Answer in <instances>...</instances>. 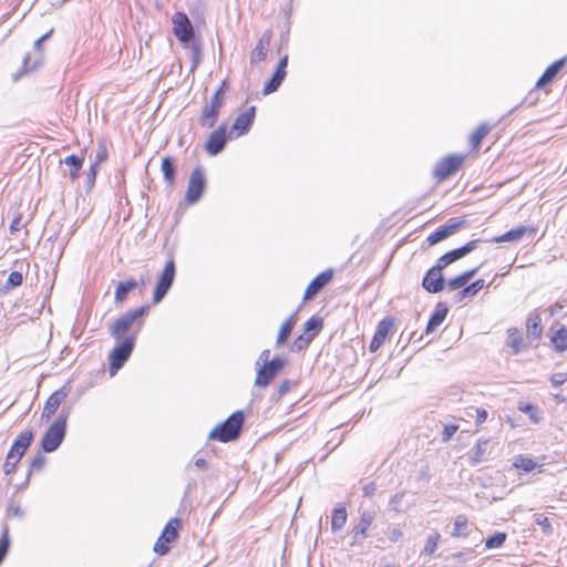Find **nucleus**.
Instances as JSON below:
<instances>
[{
	"instance_id": "f257e3e1",
	"label": "nucleus",
	"mask_w": 567,
	"mask_h": 567,
	"mask_svg": "<svg viewBox=\"0 0 567 567\" xmlns=\"http://www.w3.org/2000/svg\"><path fill=\"white\" fill-rule=\"evenodd\" d=\"M148 310V306H141L123 313L109 327V333L115 340H123L130 336V332L137 336L144 326L143 318L147 315Z\"/></svg>"
},
{
	"instance_id": "f03ea898",
	"label": "nucleus",
	"mask_w": 567,
	"mask_h": 567,
	"mask_svg": "<svg viewBox=\"0 0 567 567\" xmlns=\"http://www.w3.org/2000/svg\"><path fill=\"white\" fill-rule=\"evenodd\" d=\"M245 422L241 411L234 412L223 423L218 424L208 435L209 440L227 443L239 437Z\"/></svg>"
},
{
	"instance_id": "7ed1b4c3",
	"label": "nucleus",
	"mask_w": 567,
	"mask_h": 567,
	"mask_svg": "<svg viewBox=\"0 0 567 567\" xmlns=\"http://www.w3.org/2000/svg\"><path fill=\"white\" fill-rule=\"evenodd\" d=\"M68 416L69 411L62 409L58 419L45 431L41 440V447L43 452L52 453L59 449L65 437Z\"/></svg>"
},
{
	"instance_id": "20e7f679",
	"label": "nucleus",
	"mask_w": 567,
	"mask_h": 567,
	"mask_svg": "<svg viewBox=\"0 0 567 567\" xmlns=\"http://www.w3.org/2000/svg\"><path fill=\"white\" fill-rule=\"evenodd\" d=\"M118 341L120 342L112 349L109 355L110 374L112 377L115 375L121 368H123L125 362L131 357L135 348L136 334L130 333V336Z\"/></svg>"
},
{
	"instance_id": "39448f33",
	"label": "nucleus",
	"mask_w": 567,
	"mask_h": 567,
	"mask_svg": "<svg viewBox=\"0 0 567 567\" xmlns=\"http://www.w3.org/2000/svg\"><path fill=\"white\" fill-rule=\"evenodd\" d=\"M53 33V30H50L48 33L40 37L33 44V49L35 51L34 56L31 53L24 55L21 68L12 74V81L18 82L22 76L31 73L42 65L43 54H42V43L50 39Z\"/></svg>"
},
{
	"instance_id": "423d86ee",
	"label": "nucleus",
	"mask_w": 567,
	"mask_h": 567,
	"mask_svg": "<svg viewBox=\"0 0 567 567\" xmlns=\"http://www.w3.org/2000/svg\"><path fill=\"white\" fill-rule=\"evenodd\" d=\"M286 364L287 360L285 358L275 357L270 362L257 367L255 385L259 388L268 386Z\"/></svg>"
},
{
	"instance_id": "0eeeda50",
	"label": "nucleus",
	"mask_w": 567,
	"mask_h": 567,
	"mask_svg": "<svg viewBox=\"0 0 567 567\" xmlns=\"http://www.w3.org/2000/svg\"><path fill=\"white\" fill-rule=\"evenodd\" d=\"M206 188V178L200 166L195 167L188 178V186L185 194V200L189 205L196 204Z\"/></svg>"
},
{
	"instance_id": "6e6552de",
	"label": "nucleus",
	"mask_w": 567,
	"mask_h": 567,
	"mask_svg": "<svg viewBox=\"0 0 567 567\" xmlns=\"http://www.w3.org/2000/svg\"><path fill=\"white\" fill-rule=\"evenodd\" d=\"M175 272H176L175 261L172 258L166 262V265L158 278V281L155 286V289L153 292V303L154 305L159 303L164 299V297L166 296L168 290L171 289L173 282H174V279H175Z\"/></svg>"
},
{
	"instance_id": "1a4fd4ad",
	"label": "nucleus",
	"mask_w": 567,
	"mask_h": 567,
	"mask_svg": "<svg viewBox=\"0 0 567 567\" xmlns=\"http://www.w3.org/2000/svg\"><path fill=\"white\" fill-rule=\"evenodd\" d=\"M225 101L220 99L218 93H214L202 111L198 123L202 127L212 128L218 121L220 110Z\"/></svg>"
},
{
	"instance_id": "9d476101",
	"label": "nucleus",
	"mask_w": 567,
	"mask_h": 567,
	"mask_svg": "<svg viewBox=\"0 0 567 567\" xmlns=\"http://www.w3.org/2000/svg\"><path fill=\"white\" fill-rule=\"evenodd\" d=\"M173 23V33L177 38V40L184 44L193 41L195 37L194 27L184 12H176L172 17Z\"/></svg>"
},
{
	"instance_id": "9b49d317",
	"label": "nucleus",
	"mask_w": 567,
	"mask_h": 567,
	"mask_svg": "<svg viewBox=\"0 0 567 567\" xmlns=\"http://www.w3.org/2000/svg\"><path fill=\"white\" fill-rule=\"evenodd\" d=\"M464 161V156L461 155H449L447 157L441 159L433 172L434 177L439 181H444L454 173H456L462 163Z\"/></svg>"
},
{
	"instance_id": "f8f14e48",
	"label": "nucleus",
	"mask_w": 567,
	"mask_h": 567,
	"mask_svg": "<svg viewBox=\"0 0 567 567\" xmlns=\"http://www.w3.org/2000/svg\"><path fill=\"white\" fill-rule=\"evenodd\" d=\"M227 140V125L221 124L209 135L205 144L206 152L212 156L218 155L225 148Z\"/></svg>"
},
{
	"instance_id": "ddd939ff",
	"label": "nucleus",
	"mask_w": 567,
	"mask_h": 567,
	"mask_svg": "<svg viewBox=\"0 0 567 567\" xmlns=\"http://www.w3.org/2000/svg\"><path fill=\"white\" fill-rule=\"evenodd\" d=\"M375 518V512L374 511H362L360 513V519L358 525H355L352 529V544L361 543L363 539L368 537V530L370 526L372 525L373 520Z\"/></svg>"
},
{
	"instance_id": "4468645a",
	"label": "nucleus",
	"mask_w": 567,
	"mask_h": 567,
	"mask_svg": "<svg viewBox=\"0 0 567 567\" xmlns=\"http://www.w3.org/2000/svg\"><path fill=\"white\" fill-rule=\"evenodd\" d=\"M71 388L69 384L61 386L59 390L54 391L45 402L42 417L50 419L55 414L62 402L66 399L70 393Z\"/></svg>"
},
{
	"instance_id": "2eb2a0df",
	"label": "nucleus",
	"mask_w": 567,
	"mask_h": 567,
	"mask_svg": "<svg viewBox=\"0 0 567 567\" xmlns=\"http://www.w3.org/2000/svg\"><path fill=\"white\" fill-rule=\"evenodd\" d=\"M288 64V55H285L279 60V63L272 74V76L266 82L264 86V94L268 95L276 92L286 78V68Z\"/></svg>"
},
{
	"instance_id": "dca6fc26",
	"label": "nucleus",
	"mask_w": 567,
	"mask_h": 567,
	"mask_svg": "<svg viewBox=\"0 0 567 567\" xmlns=\"http://www.w3.org/2000/svg\"><path fill=\"white\" fill-rule=\"evenodd\" d=\"M333 271L328 269L315 277L306 288L303 300H310L315 298V296L318 295L331 281Z\"/></svg>"
},
{
	"instance_id": "f3484780",
	"label": "nucleus",
	"mask_w": 567,
	"mask_h": 567,
	"mask_svg": "<svg viewBox=\"0 0 567 567\" xmlns=\"http://www.w3.org/2000/svg\"><path fill=\"white\" fill-rule=\"evenodd\" d=\"M33 440H34V432L32 430L24 431V432L20 433L16 437V440L8 453L13 456H17L18 460H21L23 457V455L25 454V452L28 451V449L31 446Z\"/></svg>"
},
{
	"instance_id": "a211bd4d",
	"label": "nucleus",
	"mask_w": 567,
	"mask_h": 567,
	"mask_svg": "<svg viewBox=\"0 0 567 567\" xmlns=\"http://www.w3.org/2000/svg\"><path fill=\"white\" fill-rule=\"evenodd\" d=\"M256 116V106L248 107L245 112L240 113L233 126L231 131L237 132L238 135H244L249 132L250 127L254 124V120Z\"/></svg>"
},
{
	"instance_id": "6ab92c4d",
	"label": "nucleus",
	"mask_w": 567,
	"mask_h": 567,
	"mask_svg": "<svg viewBox=\"0 0 567 567\" xmlns=\"http://www.w3.org/2000/svg\"><path fill=\"white\" fill-rule=\"evenodd\" d=\"M432 268H430L422 279V287L430 293H439L445 288V279L443 272L439 271L435 275H431Z\"/></svg>"
},
{
	"instance_id": "aec40b11",
	"label": "nucleus",
	"mask_w": 567,
	"mask_h": 567,
	"mask_svg": "<svg viewBox=\"0 0 567 567\" xmlns=\"http://www.w3.org/2000/svg\"><path fill=\"white\" fill-rule=\"evenodd\" d=\"M270 41H271V31L267 30L262 33L257 45L251 51V54H250V63L251 64H256L266 59Z\"/></svg>"
},
{
	"instance_id": "412c9836",
	"label": "nucleus",
	"mask_w": 567,
	"mask_h": 567,
	"mask_svg": "<svg viewBox=\"0 0 567 567\" xmlns=\"http://www.w3.org/2000/svg\"><path fill=\"white\" fill-rule=\"evenodd\" d=\"M566 60L567 58H561L551 63L536 82V87H544L545 85L551 83L564 68Z\"/></svg>"
},
{
	"instance_id": "4be33fe9",
	"label": "nucleus",
	"mask_w": 567,
	"mask_h": 567,
	"mask_svg": "<svg viewBox=\"0 0 567 567\" xmlns=\"http://www.w3.org/2000/svg\"><path fill=\"white\" fill-rule=\"evenodd\" d=\"M526 233L534 234L535 229L533 227L519 226L517 228H513L501 236L494 237L492 243H516L519 241Z\"/></svg>"
},
{
	"instance_id": "5701e85b",
	"label": "nucleus",
	"mask_w": 567,
	"mask_h": 567,
	"mask_svg": "<svg viewBox=\"0 0 567 567\" xmlns=\"http://www.w3.org/2000/svg\"><path fill=\"white\" fill-rule=\"evenodd\" d=\"M449 313V308L444 302H439L434 312L431 315L425 329L426 333L433 332L445 320Z\"/></svg>"
},
{
	"instance_id": "b1692460",
	"label": "nucleus",
	"mask_w": 567,
	"mask_h": 567,
	"mask_svg": "<svg viewBox=\"0 0 567 567\" xmlns=\"http://www.w3.org/2000/svg\"><path fill=\"white\" fill-rule=\"evenodd\" d=\"M478 267L472 268L463 274L450 279L445 285H447L450 290H457L463 288L467 282L476 275Z\"/></svg>"
},
{
	"instance_id": "393cba45",
	"label": "nucleus",
	"mask_w": 567,
	"mask_h": 567,
	"mask_svg": "<svg viewBox=\"0 0 567 567\" xmlns=\"http://www.w3.org/2000/svg\"><path fill=\"white\" fill-rule=\"evenodd\" d=\"M138 287V282L134 279H130L126 281H121L116 286L114 300L116 303H122L126 300L130 291L136 289Z\"/></svg>"
},
{
	"instance_id": "a878e982",
	"label": "nucleus",
	"mask_w": 567,
	"mask_h": 567,
	"mask_svg": "<svg viewBox=\"0 0 567 567\" xmlns=\"http://www.w3.org/2000/svg\"><path fill=\"white\" fill-rule=\"evenodd\" d=\"M161 171L164 176V181L167 185L173 186L175 184L176 164L175 159L171 156H166L162 159Z\"/></svg>"
},
{
	"instance_id": "bb28decb",
	"label": "nucleus",
	"mask_w": 567,
	"mask_h": 567,
	"mask_svg": "<svg viewBox=\"0 0 567 567\" xmlns=\"http://www.w3.org/2000/svg\"><path fill=\"white\" fill-rule=\"evenodd\" d=\"M488 447L489 441L480 439L474 447L473 455L471 456V464L477 465L486 460V456L489 454Z\"/></svg>"
},
{
	"instance_id": "cd10ccee",
	"label": "nucleus",
	"mask_w": 567,
	"mask_h": 567,
	"mask_svg": "<svg viewBox=\"0 0 567 567\" xmlns=\"http://www.w3.org/2000/svg\"><path fill=\"white\" fill-rule=\"evenodd\" d=\"M507 346L512 349L513 354L519 353L524 348V339L515 327L507 330Z\"/></svg>"
},
{
	"instance_id": "c85d7f7f",
	"label": "nucleus",
	"mask_w": 567,
	"mask_h": 567,
	"mask_svg": "<svg viewBox=\"0 0 567 567\" xmlns=\"http://www.w3.org/2000/svg\"><path fill=\"white\" fill-rule=\"evenodd\" d=\"M181 524L182 520L178 517L169 519L161 534L162 539H164L165 543L174 542L178 536V528L181 527Z\"/></svg>"
},
{
	"instance_id": "c756f323",
	"label": "nucleus",
	"mask_w": 567,
	"mask_h": 567,
	"mask_svg": "<svg viewBox=\"0 0 567 567\" xmlns=\"http://www.w3.org/2000/svg\"><path fill=\"white\" fill-rule=\"evenodd\" d=\"M296 322H297V313H292V315H291V316H290V317H289V318H288V319L282 323V324H281V327H280V329H279V332H278V336H277V340H276V344H277L278 347H279V346H281V344H284V343L288 340V338H289V336H290V333H291V331H292V329H293V327H295Z\"/></svg>"
},
{
	"instance_id": "7c9ffc66",
	"label": "nucleus",
	"mask_w": 567,
	"mask_h": 567,
	"mask_svg": "<svg viewBox=\"0 0 567 567\" xmlns=\"http://www.w3.org/2000/svg\"><path fill=\"white\" fill-rule=\"evenodd\" d=\"M348 514L347 508L343 505H339L333 509L332 519H331V529L332 532L341 530L347 523Z\"/></svg>"
},
{
	"instance_id": "2f4dec72",
	"label": "nucleus",
	"mask_w": 567,
	"mask_h": 567,
	"mask_svg": "<svg viewBox=\"0 0 567 567\" xmlns=\"http://www.w3.org/2000/svg\"><path fill=\"white\" fill-rule=\"evenodd\" d=\"M527 333L535 339H539L542 336L543 327L542 319L537 313H530L526 321Z\"/></svg>"
},
{
	"instance_id": "473e14b6",
	"label": "nucleus",
	"mask_w": 567,
	"mask_h": 567,
	"mask_svg": "<svg viewBox=\"0 0 567 567\" xmlns=\"http://www.w3.org/2000/svg\"><path fill=\"white\" fill-rule=\"evenodd\" d=\"M61 163H64L70 167V177L74 181L79 177V173L83 165V157L75 154L66 156Z\"/></svg>"
},
{
	"instance_id": "72a5a7b5",
	"label": "nucleus",
	"mask_w": 567,
	"mask_h": 567,
	"mask_svg": "<svg viewBox=\"0 0 567 567\" xmlns=\"http://www.w3.org/2000/svg\"><path fill=\"white\" fill-rule=\"evenodd\" d=\"M491 132V126L487 123H482L473 132L470 137L471 146L473 150H478L484 137Z\"/></svg>"
},
{
	"instance_id": "f704fd0d",
	"label": "nucleus",
	"mask_w": 567,
	"mask_h": 567,
	"mask_svg": "<svg viewBox=\"0 0 567 567\" xmlns=\"http://www.w3.org/2000/svg\"><path fill=\"white\" fill-rule=\"evenodd\" d=\"M323 327V320L320 317L313 316L306 321L303 327V333L308 334L312 339L320 333Z\"/></svg>"
},
{
	"instance_id": "c9c22d12",
	"label": "nucleus",
	"mask_w": 567,
	"mask_h": 567,
	"mask_svg": "<svg viewBox=\"0 0 567 567\" xmlns=\"http://www.w3.org/2000/svg\"><path fill=\"white\" fill-rule=\"evenodd\" d=\"M484 287V280L477 279L470 285H465L463 289L457 293V301H462L464 298L475 296Z\"/></svg>"
},
{
	"instance_id": "e433bc0d",
	"label": "nucleus",
	"mask_w": 567,
	"mask_h": 567,
	"mask_svg": "<svg viewBox=\"0 0 567 567\" xmlns=\"http://www.w3.org/2000/svg\"><path fill=\"white\" fill-rule=\"evenodd\" d=\"M394 326V322H393V319L390 318V317H386L384 319H382L378 326H377V330L374 332V338L381 340L382 342H384L391 331V329L393 328Z\"/></svg>"
},
{
	"instance_id": "4c0bfd02",
	"label": "nucleus",
	"mask_w": 567,
	"mask_h": 567,
	"mask_svg": "<svg viewBox=\"0 0 567 567\" xmlns=\"http://www.w3.org/2000/svg\"><path fill=\"white\" fill-rule=\"evenodd\" d=\"M468 534V522L465 515H457L454 519L452 537H466Z\"/></svg>"
},
{
	"instance_id": "58836bf2",
	"label": "nucleus",
	"mask_w": 567,
	"mask_h": 567,
	"mask_svg": "<svg viewBox=\"0 0 567 567\" xmlns=\"http://www.w3.org/2000/svg\"><path fill=\"white\" fill-rule=\"evenodd\" d=\"M23 282V275L20 271L10 272L6 284L0 287V293H7L8 291L18 288Z\"/></svg>"
},
{
	"instance_id": "ea45409f",
	"label": "nucleus",
	"mask_w": 567,
	"mask_h": 567,
	"mask_svg": "<svg viewBox=\"0 0 567 567\" xmlns=\"http://www.w3.org/2000/svg\"><path fill=\"white\" fill-rule=\"evenodd\" d=\"M554 348L563 352L567 349V328L561 326L551 337Z\"/></svg>"
},
{
	"instance_id": "a19ab883",
	"label": "nucleus",
	"mask_w": 567,
	"mask_h": 567,
	"mask_svg": "<svg viewBox=\"0 0 567 567\" xmlns=\"http://www.w3.org/2000/svg\"><path fill=\"white\" fill-rule=\"evenodd\" d=\"M513 465L525 473H529L534 471L536 467L543 466L538 465L533 458L523 455H518L517 457H515Z\"/></svg>"
},
{
	"instance_id": "79ce46f5",
	"label": "nucleus",
	"mask_w": 567,
	"mask_h": 567,
	"mask_svg": "<svg viewBox=\"0 0 567 567\" xmlns=\"http://www.w3.org/2000/svg\"><path fill=\"white\" fill-rule=\"evenodd\" d=\"M10 547V536L8 525L3 526L2 534L0 537V565L4 560Z\"/></svg>"
},
{
	"instance_id": "37998d69",
	"label": "nucleus",
	"mask_w": 567,
	"mask_h": 567,
	"mask_svg": "<svg viewBox=\"0 0 567 567\" xmlns=\"http://www.w3.org/2000/svg\"><path fill=\"white\" fill-rule=\"evenodd\" d=\"M518 409L523 413L527 414L533 423L537 424L542 421V413L537 406L528 403L520 405Z\"/></svg>"
},
{
	"instance_id": "c03bdc74",
	"label": "nucleus",
	"mask_w": 567,
	"mask_h": 567,
	"mask_svg": "<svg viewBox=\"0 0 567 567\" xmlns=\"http://www.w3.org/2000/svg\"><path fill=\"white\" fill-rule=\"evenodd\" d=\"M506 538V533L497 532L485 540V546L486 548H499L504 545Z\"/></svg>"
},
{
	"instance_id": "a18cd8bd",
	"label": "nucleus",
	"mask_w": 567,
	"mask_h": 567,
	"mask_svg": "<svg viewBox=\"0 0 567 567\" xmlns=\"http://www.w3.org/2000/svg\"><path fill=\"white\" fill-rule=\"evenodd\" d=\"M45 462V456L41 452H39L31 461L30 468L27 475V483L29 482V478L33 472H40L44 467Z\"/></svg>"
},
{
	"instance_id": "49530a36",
	"label": "nucleus",
	"mask_w": 567,
	"mask_h": 567,
	"mask_svg": "<svg viewBox=\"0 0 567 567\" xmlns=\"http://www.w3.org/2000/svg\"><path fill=\"white\" fill-rule=\"evenodd\" d=\"M447 237H450V235L447 234V229H445L442 225L427 237L426 241L429 243L430 246H433L446 239Z\"/></svg>"
},
{
	"instance_id": "de8ad7c7",
	"label": "nucleus",
	"mask_w": 567,
	"mask_h": 567,
	"mask_svg": "<svg viewBox=\"0 0 567 567\" xmlns=\"http://www.w3.org/2000/svg\"><path fill=\"white\" fill-rule=\"evenodd\" d=\"M313 339L309 337L308 334H300L292 343L291 351L292 352H300L309 347Z\"/></svg>"
},
{
	"instance_id": "09e8293b",
	"label": "nucleus",
	"mask_w": 567,
	"mask_h": 567,
	"mask_svg": "<svg viewBox=\"0 0 567 567\" xmlns=\"http://www.w3.org/2000/svg\"><path fill=\"white\" fill-rule=\"evenodd\" d=\"M534 522H535V524L540 526V528L545 535L553 534V526H551L548 517L544 516L543 514H536L534 516Z\"/></svg>"
},
{
	"instance_id": "8fccbe9b",
	"label": "nucleus",
	"mask_w": 567,
	"mask_h": 567,
	"mask_svg": "<svg viewBox=\"0 0 567 567\" xmlns=\"http://www.w3.org/2000/svg\"><path fill=\"white\" fill-rule=\"evenodd\" d=\"M440 534L435 533L434 535L430 536L425 543V546L423 548V553L425 555H433L437 548L439 540H440Z\"/></svg>"
},
{
	"instance_id": "3c124183",
	"label": "nucleus",
	"mask_w": 567,
	"mask_h": 567,
	"mask_svg": "<svg viewBox=\"0 0 567 567\" xmlns=\"http://www.w3.org/2000/svg\"><path fill=\"white\" fill-rule=\"evenodd\" d=\"M20 460L17 458V456H13L11 454H7L4 464H3V472L6 475H10L16 472L17 466L19 464Z\"/></svg>"
},
{
	"instance_id": "603ef678",
	"label": "nucleus",
	"mask_w": 567,
	"mask_h": 567,
	"mask_svg": "<svg viewBox=\"0 0 567 567\" xmlns=\"http://www.w3.org/2000/svg\"><path fill=\"white\" fill-rule=\"evenodd\" d=\"M465 225L464 219L460 218H450L446 224L443 225L445 229H447V234L451 236L455 231H457L460 228H462Z\"/></svg>"
},
{
	"instance_id": "864d4df0",
	"label": "nucleus",
	"mask_w": 567,
	"mask_h": 567,
	"mask_svg": "<svg viewBox=\"0 0 567 567\" xmlns=\"http://www.w3.org/2000/svg\"><path fill=\"white\" fill-rule=\"evenodd\" d=\"M405 496V493L404 492H399V493H395L391 499H390V508L394 512H401L402 511V502H403V498Z\"/></svg>"
},
{
	"instance_id": "5fc2aeb1",
	"label": "nucleus",
	"mask_w": 567,
	"mask_h": 567,
	"mask_svg": "<svg viewBox=\"0 0 567 567\" xmlns=\"http://www.w3.org/2000/svg\"><path fill=\"white\" fill-rule=\"evenodd\" d=\"M97 169H99L97 164H91L89 171L86 172V188H87V190H91L95 184Z\"/></svg>"
},
{
	"instance_id": "6e6d98bb",
	"label": "nucleus",
	"mask_w": 567,
	"mask_h": 567,
	"mask_svg": "<svg viewBox=\"0 0 567 567\" xmlns=\"http://www.w3.org/2000/svg\"><path fill=\"white\" fill-rule=\"evenodd\" d=\"M449 257L446 256V254L442 255L435 266L432 267V272L431 275H435V272L439 274L440 272H443V269L446 268L449 265H451V261L450 259H447Z\"/></svg>"
},
{
	"instance_id": "4d7b16f0",
	"label": "nucleus",
	"mask_w": 567,
	"mask_h": 567,
	"mask_svg": "<svg viewBox=\"0 0 567 567\" xmlns=\"http://www.w3.org/2000/svg\"><path fill=\"white\" fill-rule=\"evenodd\" d=\"M457 430H458L457 424H445L443 432H442V441L449 442Z\"/></svg>"
},
{
	"instance_id": "13d9d810",
	"label": "nucleus",
	"mask_w": 567,
	"mask_h": 567,
	"mask_svg": "<svg viewBox=\"0 0 567 567\" xmlns=\"http://www.w3.org/2000/svg\"><path fill=\"white\" fill-rule=\"evenodd\" d=\"M169 544L171 543H165V540L162 539L161 535L154 545V551L157 553L158 555H165L169 550Z\"/></svg>"
},
{
	"instance_id": "bf43d9fd",
	"label": "nucleus",
	"mask_w": 567,
	"mask_h": 567,
	"mask_svg": "<svg viewBox=\"0 0 567 567\" xmlns=\"http://www.w3.org/2000/svg\"><path fill=\"white\" fill-rule=\"evenodd\" d=\"M8 516L23 517L24 512L19 504L11 503L7 509Z\"/></svg>"
},
{
	"instance_id": "052dcab7",
	"label": "nucleus",
	"mask_w": 567,
	"mask_h": 567,
	"mask_svg": "<svg viewBox=\"0 0 567 567\" xmlns=\"http://www.w3.org/2000/svg\"><path fill=\"white\" fill-rule=\"evenodd\" d=\"M567 380V375L564 373H555L550 377V383L554 388H559Z\"/></svg>"
},
{
	"instance_id": "680f3d73",
	"label": "nucleus",
	"mask_w": 567,
	"mask_h": 567,
	"mask_svg": "<svg viewBox=\"0 0 567 567\" xmlns=\"http://www.w3.org/2000/svg\"><path fill=\"white\" fill-rule=\"evenodd\" d=\"M446 256L449 257L447 259H450L451 264H453V262L457 261L458 259L465 257V255L463 254V250H462L461 247L447 251Z\"/></svg>"
},
{
	"instance_id": "e2e57ef3",
	"label": "nucleus",
	"mask_w": 567,
	"mask_h": 567,
	"mask_svg": "<svg viewBox=\"0 0 567 567\" xmlns=\"http://www.w3.org/2000/svg\"><path fill=\"white\" fill-rule=\"evenodd\" d=\"M481 239H473L466 243L465 245L461 246L463 254L466 256L473 250H475L478 247V244L481 243Z\"/></svg>"
},
{
	"instance_id": "0e129e2a",
	"label": "nucleus",
	"mask_w": 567,
	"mask_h": 567,
	"mask_svg": "<svg viewBox=\"0 0 567 567\" xmlns=\"http://www.w3.org/2000/svg\"><path fill=\"white\" fill-rule=\"evenodd\" d=\"M106 157H107V151H106L105 146L100 145L96 151L95 161L92 164H97V166H100V163L105 161Z\"/></svg>"
},
{
	"instance_id": "69168bd1",
	"label": "nucleus",
	"mask_w": 567,
	"mask_h": 567,
	"mask_svg": "<svg viewBox=\"0 0 567 567\" xmlns=\"http://www.w3.org/2000/svg\"><path fill=\"white\" fill-rule=\"evenodd\" d=\"M293 383L290 380H284L277 389L278 396H284L291 388Z\"/></svg>"
},
{
	"instance_id": "338daca9",
	"label": "nucleus",
	"mask_w": 567,
	"mask_h": 567,
	"mask_svg": "<svg viewBox=\"0 0 567 567\" xmlns=\"http://www.w3.org/2000/svg\"><path fill=\"white\" fill-rule=\"evenodd\" d=\"M270 361H271L270 350L265 349L261 351V353L256 362V365L259 367V365L265 364L266 362H270Z\"/></svg>"
},
{
	"instance_id": "774afa93",
	"label": "nucleus",
	"mask_w": 567,
	"mask_h": 567,
	"mask_svg": "<svg viewBox=\"0 0 567 567\" xmlns=\"http://www.w3.org/2000/svg\"><path fill=\"white\" fill-rule=\"evenodd\" d=\"M24 225L21 223V216H17L13 218L10 225L11 234L18 233Z\"/></svg>"
}]
</instances>
